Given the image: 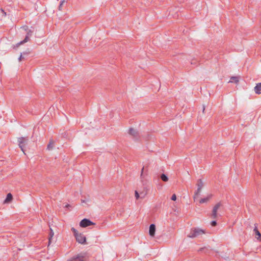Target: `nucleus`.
Wrapping results in <instances>:
<instances>
[{"label":"nucleus","mask_w":261,"mask_h":261,"mask_svg":"<svg viewBox=\"0 0 261 261\" xmlns=\"http://www.w3.org/2000/svg\"><path fill=\"white\" fill-rule=\"evenodd\" d=\"M54 233L53 232V230L51 228H50V233L49 234V238H48V245H49L51 244V240L54 236Z\"/></svg>","instance_id":"16"},{"label":"nucleus","mask_w":261,"mask_h":261,"mask_svg":"<svg viewBox=\"0 0 261 261\" xmlns=\"http://www.w3.org/2000/svg\"><path fill=\"white\" fill-rule=\"evenodd\" d=\"M68 261H87L85 256L81 255H77L76 256L73 257Z\"/></svg>","instance_id":"7"},{"label":"nucleus","mask_w":261,"mask_h":261,"mask_svg":"<svg viewBox=\"0 0 261 261\" xmlns=\"http://www.w3.org/2000/svg\"><path fill=\"white\" fill-rule=\"evenodd\" d=\"M6 13L3 10V9H0V19L6 16Z\"/></svg>","instance_id":"18"},{"label":"nucleus","mask_w":261,"mask_h":261,"mask_svg":"<svg viewBox=\"0 0 261 261\" xmlns=\"http://www.w3.org/2000/svg\"><path fill=\"white\" fill-rule=\"evenodd\" d=\"M65 207H67V208H68V207H71V206H70V204H66V205H65Z\"/></svg>","instance_id":"29"},{"label":"nucleus","mask_w":261,"mask_h":261,"mask_svg":"<svg viewBox=\"0 0 261 261\" xmlns=\"http://www.w3.org/2000/svg\"><path fill=\"white\" fill-rule=\"evenodd\" d=\"M221 205V203L220 202L217 203L213 207L212 213L211 214V218L213 219H216L217 217V211L220 208Z\"/></svg>","instance_id":"4"},{"label":"nucleus","mask_w":261,"mask_h":261,"mask_svg":"<svg viewBox=\"0 0 261 261\" xmlns=\"http://www.w3.org/2000/svg\"><path fill=\"white\" fill-rule=\"evenodd\" d=\"M88 200H84V199H82L81 200V202L82 203H86L87 201H88Z\"/></svg>","instance_id":"28"},{"label":"nucleus","mask_w":261,"mask_h":261,"mask_svg":"<svg viewBox=\"0 0 261 261\" xmlns=\"http://www.w3.org/2000/svg\"><path fill=\"white\" fill-rule=\"evenodd\" d=\"M216 224H217V222H216V221H212L211 222V225H212V226H216Z\"/></svg>","instance_id":"26"},{"label":"nucleus","mask_w":261,"mask_h":261,"mask_svg":"<svg viewBox=\"0 0 261 261\" xmlns=\"http://www.w3.org/2000/svg\"><path fill=\"white\" fill-rule=\"evenodd\" d=\"M139 194H140V198L143 199L146 196V195L147 194V192H140V193Z\"/></svg>","instance_id":"20"},{"label":"nucleus","mask_w":261,"mask_h":261,"mask_svg":"<svg viewBox=\"0 0 261 261\" xmlns=\"http://www.w3.org/2000/svg\"><path fill=\"white\" fill-rule=\"evenodd\" d=\"M171 200H173V201H175L176 200V196L175 194H173L171 198Z\"/></svg>","instance_id":"25"},{"label":"nucleus","mask_w":261,"mask_h":261,"mask_svg":"<svg viewBox=\"0 0 261 261\" xmlns=\"http://www.w3.org/2000/svg\"><path fill=\"white\" fill-rule=\"evenodd\" d=\"M253 231L255 235V238L257 239V240L261 242V234L258 231L257 227L256 226H255Z\"/></svg>","instance_id":"9"},{"label":"nucleus","mask_w":261,"mask_h":261,"mask_svg":"<svg viewBox=\"0 0 261 261\" xmlns=\"http://www.w3.org/2000/svg\"><path fill=\"white\" fill-rule=\"evenodd\" d=\"M200 191L201 190H199V189L197 188V191L195 192V195L198 196L199 194Z\"/></svg>","instance_id":"27"},{"label":"nucleus","mask_w":261,"mask_h":261,"mask_svg":"<svg viewBox=\"0 0 261 261\" xmlns=\"http://www.w3.org/2000/svg\"><path fill=\"white\" fill-rule=\"evenodd\" d=\"M229 82L238 83L239 82V77L237 76H231Z\"/></svg>","instance_id":"14"},{"label":"nucleus","mask_w":261,"mask_h":261,"mask_svg":"<svg viewBox=\"0 0 261 261\" xmlns=\"http://www.w3.org/2000/svg\"><path fill=\"white\" fill-rule=\"evenodd\" d=\"M76 241L80 244H84L86 243V237L82 233H80L78 235L75 237Z\"/></svg>","instance_id":"5"},{"label":"nucleus","mask_w":261,"mask_h":261,"mask_svg":"<svg viewBox=\"0 0 261 261\" xmlns=\"http://www.w3.org/2000/svg\"><path fill=\"white\" fill-rule=\"evenodd\" d=\"M128 133L135 138H137L139 135L138 132L133 128H130L128 130Z\"/></svg>","instance_id":"10"},{"label":"nucleus","mask_w":261,"mask_h":261,"mask_svg":"<svg viewBox=\"0 0 261 261\" xmlns=\"http://www.w3.org/2000/svg\"><path fill=\"white\" fill-rule=\"evenodd\" d=\"M204 110H205V107L203 106V110H202V112H203V113H204Z\"/></svg>","instance_id":"31"},{"label":"nucleus","mask_w":261,"mask_h":261,"mask_svg":"<svg viewBox=\"0 0 261 261\" xmlns=\"http://www.w3.org/2000/svg\"><path fill=\"white\" fill-rule=\"evenodd\" d=\"M205 233V231L203 229L197 228L192 229L190 233L188 235L189 238H195L200 235Z\"/></svg>","instance_id":"1"},{"label":"nucleus","mask_w":261,"mask_h":261,"mask_svg":"<svg viewBox=\"0 0 261 261\" xmlns=\"http://www.w3.org/2000/svg\"><path fill=\"white\" fill-rule=\"evenodd\" d=\"M28 54L27 53H25L24 52L23 53V54H21L19 58H18V60L19 61H21L22 60H23L24 59V55H27Z\"/></svg>","instance_id":"19"},{"label":"nucleus","mask_w":261,"mask_h":261,"mask_svg":"<svg viewBox=\"0 0 261 261\" xmlns=\"http://www.w3.org/2000/svg\"><path fill=\"white\" fill-rule=\"evenodd\" d=\"M91 225H95V223L86 218L83 219L80 223V226L82 227H86Z\"/></svg>","instance_id":"3"},{"label":"nucleus","mask_w":261,"mask_h":261,"mask_svg":"<svg viewBox=\"0 0 261 261\" xmlns=\"http://www.w3.org/2000/svg\"><path fill=\"white\" fill-rule=\"evenodd\" d=\"M53 147V142L52 141H50L49 144L47 145V149H51Z\"/></svg>","instance_id":"22"},{"label":"nucleus","mask_w":261,"mask_h":261,"mask_svg":"<svg viewBox=\"0 0 261 261\" xmlns=\"http://www.w3.org/2000/svg\"><path fill=\"white\" fill-rule=\"evenodd\" d=\"M212 194H209L206 197L201 199L199 201L200 203L207 202L212 197Z\"/></svg>","instance_id":"12"},{"label":"nucleus","mask_w":261,"mask_h":261,"mask_svg":"<svg viewBox=\"0 0 261 261\" xmlns=\"http://www.w3.org/2000/svg\"><path fill=\"white\" fill-rule=\"evenodd\" d=\"M71 230L73 232L75 237L76 236V235H78L80 233L78 232V231L76 229H75L74 227H72L71 228Z\"/></svg>","instance_id":"21"},{"label":"nucleus","mask_w":261,"mask_h":261,"mask_svg":"<svg viewBox=\"0 0 261 261\" xmlns=\"http://www.w3.org/2000/svg\"><path fill=\"white\" fill-rule=\"evenodd\" d=\"M155 226L154 224H151L149 226V235L153 237L155 235Z\"/></svg>","instance_id":"8"},{"label":"nucleus","mask_w":261,"mask_h":261,"mask_svg":"<svg viewBox=\"0 0 261 261\" xmlns=\"http://www.w3.org/2000/svg\"><path fill=\"white\" fill-rule=\"evenodd\" d=\"M135 196L136 199H138L139 198H140V194L137 191H135Z\"/></svg>","instance_id":"24"},{"label":"nucleus","mask_w":261,"mask_h":261,"mask_svg":"<svg viewBox=\"0 0 261 261\" xmlns=\"http://www.w3.org/2000/svg\"><path fill=\"white\" fill-rule=\"evenodd\" d=\"M13 198L12 195L11 193H8L7 195L6 198L5 199L4 202L5 203H9L10 202Z\"/></svg>","instance_id":"13"},{"label":"nucleus","mask_w":261,"mask_h":261,"mask_svg":"<svg viewBox=\"0 0 261 261\" xmlns=\"http://www.w3.org/2000/svg\"><path fill=\"white\" fill-rule=\"evenodd\" d=\"M28 141V137H20L18 138V146L20 148L21 151L25 154L24 147L25 144Z\"/></svg>","instance_id":"2"},{"label":"nucleus","mask_w":261,"mask_h":261,"mask_svg":"<svg viewBox=\"0 0 261 261\" xmlns=\"http://www.w3.org/2000/svg\"><path fill=\"white\" fill-rule=\"evenodd\" d=\"M254 91L257 94H261V83L256 84L254 87Z\"/></svg>","instance_id":"11"},{"label":"nucleus","mask_w":261,"mask_h":261,"mask_svg":"<svg viewBox=\"0 0 261 261\" xmlns=\"http://www.w3.org/2000/svg\"><path fill=\"white\" fill-rule=\"evenodd\" d=\"M65 2H66V1H65V0H63V1H61L60 2V5H59V10L60 11H61V10H62V5H63V4H64V3H65Z\"/></svg>","instance_id":"23"},{"label":"nucleus","mask_w":261,"mask_h":261,"mask_svg":"<svg viewBox=\"0 0 261 261\" xmlns=\"http://www.w3.org/2000/svg\"><path fill=\"white\" fill-rule=\"evenodd\" d=\"M33 31L30 30L27 32V34L25 37V38L21 41L19 42L17 44L18 45H20L21 44H22L24 43L27 42L30 40V37L33 34Z\"/></svg>","instance_id":"6"},{"label":"nucleus","mask_w":261,"mask_h":261,"mask_svg":"<svg viewBox=\"0 0 261 261\" xmlns=\"http://www.w3.org/2000/svg\"><path fill=\"white\" fill-rule=\"evenodd\" d=\"M144 169V167H143L142 169V170H141V176H142V174H143V170Z\"/></svg>","instance_id":"30"},{"label":"nucleus","mask_w":261,"mask_h":261,"mask_svg":"<svg viewBox=\"0 0 261 261\" xmlns=\"http://www.w3.org/2000/svg\"><path fill=\"white\" fill-rule=\"evenodd\" d=\"M161 178L164 181H167L168 180V178L167 176L165 174H162L161 175Z\"/></svg>","instance_id":"17"},{"label":"nucleus","mask_w":261,"mask_h":261,"mask_svg":"<svg viewBox=\"0 0 261 261\" xmlns=\"http://www.w3.org/2000/svg\"><path fill=\"white\" fill-rule=\"evenodd\" d=\"M197 188L199 189V190H201L203 186V183L202 182V180L201 179H199L198 180L197 182Z\"/></svg>","instance_id":"15"}]
</instances>
